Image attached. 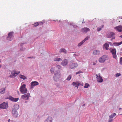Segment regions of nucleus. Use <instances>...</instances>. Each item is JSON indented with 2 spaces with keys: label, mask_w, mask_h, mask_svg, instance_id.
<instances>
[{
  "label": "nucleus",
  "mask_w": 122,
  "mask_h": 122,
  "mask_svg": "<svg viewBox=\"0 0 122 122\" xmlns=\"http://www.w3.org/2000/svg\"><path fill=\"white\" fill-rule=\"evenodd\" d=\"M61 75L60 73H56L55 72L54 76V79L56 81V79L58 78H60L61 76Z\"/></svg>",
  "instance_id": "7"
},
{
  "label": "nucleus",
  "mask_w": 122,
  "mask_h": 122,
  "mask_svg": "<svg viewBox=\"0 0 122 122\" xmlns=\"http://www.w3.org/2000/svg\"><path fill=\"white\" fill-rule=\"evenodd\" d=\"M13 32H11L9 33L8 35V36L7 37V40L9 41L12 40L13 39Z\"/></svg>",
  "instance_id": "3"
},
{
  "label": "nucleus",
  "mask_w": 122,
  "mask_h": 122,
  "mask_svg": "<svg viewBox=\"0 0 122 122\" xmlns=\"http://www.w3.org/2000/svg\"><path fill=\"white\" fill-rule=\"evenodd\" d=\"M114 29L116 30L119 32H121L122 31V26L120 25L114 27Z\"/></svg>",
  "instance_id": "11"
},
{
  "label": "nucleus",
  "mask_w": 122,
  "mask_h": 122,
  "mask_svg": "<svg viewBox=\"0 0 122 122\" xmlns=\"http://www.w3.org/2000/svg\"><path fill=\"white\" fill-rule=\"evenodd\" d=\"M81 85H82V86H83V85H81Z\"/></svg>",
  "instance_id": "46"
},
{
  "label": "nucleus",
  "mask_w": 122,
  "mask_h": 122,
  "mask_svg": "<svg viewBox=\"0 0 122 122\" xmlns=\"http://www.w3.org/2000/svg\"><path fill=\"white\" fill-rule=\"evenodd\" d=\"M73 86H75V87H77L78 88L79 85L80 84L79 82L77 81L73 82L72 84Z\"/></svg>",
  "instance_id": "15"
},
{
  "label": "nucleus",
  "mask_w": 122,
  "mask_h": 122,
  "mask_svg": "<svg viewBox=\"0 0 122 122\" xmlns=\"http://www.w3.org/2000/svg\"><path fill=\"white\" fill-rule=\"evenodd\" d=\"M52 118L51 117H48L44 122H52Z\"/></svg>",
  "instance_id": "17"
},
{
  "label": "nucleus",
  "mask_w": 122,
  "mask_h": 122,
  "mask_svg": "<svg viewBox=\"0 0 122 122\" xmlns=\"http://www.w3.org/2000/svg\"><path fill=\"white\" fill-rule=\"evenodd\" d=\"M20 73V71H18L17 73L14 72L13 73L12 72L11 73V75L10 76V77L11 78H14Z\"/></svg>",
  "instance_id": "10"
},
{
  "label": "nucleus",
  "mask_w": 122,
  "mask_h": 122,
  "mask_svg": "<svg viewBox=\"0 0 122 122\" xmlns=\"http://www.w3.org/2000/svg\"><path fill=\"white\" fill-rule=\"evenodd\" d=\"M39 84V83L36 81H34L32 82L31 83L30 88H33L34 86L37 85Z\"/></svg>",
  "instance_id": "8"
},
{
  "label": "nucleus",
  "mask_w": 122,
  "mask_h": 122,
  "mask_svg": "<svg viewBox=\"0 0 122 122\" xmlns=\"http://www.w3.org/2000/svg\"><path fill=\"white\" fill-rule=\"evenodd\" d=\"M100 51L98 50H94L93 52V54L94 55H98L100 54Z\"/></svg>",
  "instance_id": "22"
},
{
  "label": "nucleus",
  "mask_w": 122,
  "mask_h": 122,
  "mask_svg": "<svg viewBox=\"0 0 122 122\" xmlns=\"http://www.w3.org/2000/svg\"><path fill=\"white\" fill-rule=\"evenodd\" d=\"M103 26H102V27H98L97 29V31H99L101 30L102 28H103Z\"/></svg>",
  "instance_id": "31"
},
{
  "label": "nucleus",
  "mask_w": 122,
  "mask_h": 122,
  "mask_svg": "<svg viewBox=\"0 0 122 122\" xmlns=\"http://www.w3.org/2000/svg\"><path fill=\"white\" fill-rule=\"evenodd\" d=\"M122 108H119V109H121Z\"/></svg>",
  "instance_id": "45"
},
{
  "label": "nucleus",
  "mask_w": 122,
  "mask_h": 122,
  "mask_svg": "<svg viewBox=\"0 0 122 122\" xmlns=\"http://www.w3.org/2000/svg\"><path fill=\"white\" fill-rule=\"evenodd\" d=\"M60 52H63L65 53H66V50L63 48H62L60 50V51H59Z\"/></svg>",
  "instance_id": "26"
},
{
  "label": "nucleus",
  "mask_w": 122,
  "mask_h": 122,
  "mask_svg": "<svg viewBox=\"0 0 122 122\" xmlns=\"http://www.w3.org/2000/svg\"><path fill=\"white\" fill-rule=\"evenodd\" d=\"M67 64V61L66 59L64 60L61 63V65L63 66L66 65Z\"/></svg>",
  "instance_id": "20"
},
{
  "label": "nucleus",
  "mask_w": 122,
  "mask_h": 122,
  "mask_svg": "<svg viewBox=\"0 0 122 122\" xmlns=\"http://www.w3.org/2000/svg\"><path fill=\"white\" fill-rule=\"evenodd\" d=\"M54 68H52L51 69V71L52 73H53L54 72Z\"/></svg>",
  "instance_id": "35"
},
{
  "label": "nucleus",
  "mask_w": 122,
  "mask_h": 122,
  "mask_svg": "<svg viewBox=\"0 0 122 122\" xmlns=\"http://www.w3.org/2000/svg\"><path fill=\"white\" fill-rule=\"evenodd\" d=\"M19 77L21 79H22L23 80H25L27 79L26 77L25 76L22 75H20L19 76Z\"/></svg>",
  "instance_id": "28"
},
{
  "label": "nucleus",
  "mask_w": 122,
  "mask_h": 122,
  "mask_svg": "<svg viewBox=\"0 0 122 122\" xmlns=\"http://www.w3.org/2000/svg\"><path fill=\"white\" fill-rule=\"evenodd\" d=\"M109 46V45L107 43H105L104 45V48H105L106 50L108 49V47Z\"/></svg>",
  "instance_id": "21"
},
{
  "label": "nucleus",
  "mask_w": 122,
  "mask_h": 122,
  "mask_svg": "<svg viewBox=\"0 0 122 122\" xmlns=\"http://www.w3.org/2000/svg\"><path fill=\"white\" fill-rule=\"evenodd\" d=\"M116 115V113H114L112 114L111 115L109 116V117L111 118H112L115 116Z\"/></svg>",
  "instance_id": "29"
},
{
  "label": "nucleus",
  "mask_w": 122,
  "mask_h": 122,
  "mask_svg": "<svg viewBox=\"0 0 122 122\" xmlns=\"http://www.w3.org/2000/svg\"><path fill=\"white\" fill-rule=\"evenodd\" d=\"M5 88H2L0 89V94H2L4 93L5 92Z\"/></svg>",
  "instance_id": "24"
},
{
  "label": "nucleus",
  "mask_w": 122,
  "mask_h": 122,
  "mask_svg": "<svg viewBox=\"0 0 122 122\" xmlns=\"http://www.w3.org/2000/svg\"><path fill=\"white\" fill-rule=\"evenodd\" d=\"M107 58V57L105 55H104L99 59V62L101 63L104 62Z\"/></svg>",
  "instance_id": "5"
},
{
  "label": "nucleus",
  "mask_w": 122,
  "mask_h": 122,
  "mask_svg": "<svg viewBox=\"0 0 122 122\" xmlns=\"http://www.w3.org/2000/svg\"><path fill=\"white\" fill-rule=\"evenodd\" d=\"M13 116L15 117H17L18 115L17 111H12Z\"/></svg>",
  "instance_id": "19"
},
{
  "label": "nucleus",
  "mask_w": 122,
  "mask_h": 122,
  "mask_svg": "<svg viewBox=\"0 0 122 122\" xmlns=\"http://www.w3.org/2000/svg\"><path fill=\"white\" fill-rule=\"evenodd\" d=\"M93 64L94 65H95V63L94 64Z\"/></svg>",
  "instance_id": "44"
},
{
  "label": "nucleus",
  "mask_w": 122,
  "mask_h": 122,
  "mask_svg": "<svg viewBox=\"0 0 122 122\" xmlns=\"http://www.w3.org/2000/svg\"><path fill=\"white\" fill-rule=\"evenodd\" d=\"M120 37H121L122 38V35L121 36H120Z\"/></svg>",
  "instance_id": "42"
},
{
  "label": "nucleus",
  "mask_w": 122,
  "mask_h": 122,
  "mask_svg": "<svg viewBox=\"0 0 122 122\" xmlns=\"http://www.w3.org/2000/svg\"><path fill=\"white\" fill-rule=\"evenodd\" d=\"M30 97V94L29 93H27V94L22 95L21 97L23 99H25V100H27L29 99V98Z\"/></svg>",
  "instance_id": "6"
},
{
  "label": "nucleus",
  "mask_w": 122,
  "mask_h": 122,
  "mask_svg": "<svg viewBox=\"0 0 122 122\" xmlns=\"http://www.w3.org/2000/svg\"><path fill=\"white\" fill-rule=\"evenodd\" d=\"M7 97L8 99L10 100L11 101L15 102L19 100L18 98H15L10 96H8Z\"/></svg>",
  "instance_id": "13"
},
{
  "label": "nucleus",
  "mask_w": 122,
  "mask_h": 122,
  "mask_svg": "<svg viewBox=\"0 0 122 122\" xmlns=\"http://www.w3.org/2000/svg\"><path fill=\"white\" fill-rule=\"evenodd\" d=\"M88 39V37L87 36L86 38H85L82 41L84 43L85 41L87 40Z\"/></svg>",
  "instance_id": "34"
},
{
  "label": "nucleus",
  "mask_w": 122,
  "mask_h": 122,
  "mask_svg": "<svg viewBox=\"0 0 122 122\" xmlns=\"http://www.w3.org/2000/svg\"><path fill=\"white\" fill-rule=\"evenodd\" d=\"M56 67V68L58 69H60L61 68V66H60L58 65H57Z\"/></svg>",
  "instance_id": "38"
},
{
  "label": "nucleus",
  "mask_w": 122,
  "mask_h": 122,
  "mask_svg": "<svg viewBox=\"0 0 122 122\" xmlns=\"http://www.w3.org/2000/svg\"><path fill=\"white\" fill-rule=\"evenodd\" d=\"M19 108V106L18 105L15 104L14 106V108L12 110V111H17Z\"/></svg>",
  "instance_id": "14"
},
{
  "label": "nucleus",
  "mask_w": 122,
  "mask_h": 122,
  "mask_svg": "<svg viewBox=\"0 0 122 122\" xmlns=\"http://www.w3.org/2000/svg\"><path fill=\"white\" fill-rule=\"evenodd\" d=\"M61 60V59L60 58H54L53 60L54 61H59Z\"/></svg>",
  "instance_id": "27"
},
{
  "label": "nucleus",
  "mask_w": 122,
  "mask_h": 122,
  "mask_svg": "<svg viewBox=\"0 0 122 122\" xmlns=\"http://www.w3.org/2000/svg\"><path fill=\"white\" fill-rule=\"evenodd\" d=\"M97 76V81L99 82H102L103 81V79L102 77L100 76V74L98 75L96 74Z\"/></svg>",
  "instance_id": "9"
},
{
  "label": "nucleus",
  "mask_w": 122,
  "mask_h": 122,
  "mask_svg": "<svg viewBox=\"0 0 122 122\" xmlns=\"http://www.w3.org/2000/svg\"><path fill=\"white\" fill-rule=\"evenodd\" d=\"M78 66L77 64L76 63H73L69 66L70 69H71L73 68H75Z\"/></svg>",
  "instance_id": "12"
},
{
  "label": "nucleus",
  "mask_w": 122,
  "mask_h": 122,
  "mask_svg": "<svg viewBox=\"0 0 122 122\" xmlns=\"http://www.w3.org/2000/svg\"><path fill=\"white\" fill-rule=\"evenodd\" d=\"M115 35V34L113 32H111L109 34H107L106 35V36L108 38H110Z\"/></svg>",
  "instance_id": "16"
},
{
  "label": "nucleus",
  "mask_w": 122,
  "mask_h": 122,
  "mask_svg": "<svg viewBox=\"0 0 122 122\" xmlns=\"http://www.w3.org/2000/svg\"><path fill=\"white\" fill-rule=\"evenodd\" d=\"M121 75V74L119 73H117L116 75V76L117 77Z\"/></svg>",
  "instance_id": "39"
},
{
  "label": "nucleus",
  "mask_w": 122,
  "mask_h": 122,
  "mask_svg": "<svg viewBox=\"0 0 122 122\" xmlns=\"http://www.w3.org/2000/svg\"><path fill=\"white\" fill-rule=\"evenodd\" d=\"M115 37L114 36H113V39H115Z\"/></svg>",
  "instance_id": "43"
},
{
  "label": "nucleus",
  "mask_w": 122,
  "mask_h": 122,
  "mask_svg": "<svg viewBox=\"0 0 122 122\" xmlns=\"http://www.w3.org/2000/svg\"><path fill=\"white\" fill-rule=\"evenodd\" d=\"M120 64H122V57H121L120 59Z\"/></svg>",
  "instance_id": "36"
},
{
  "label": "nucleus",
  "mask_w": 122,
  "mask_h": 122,
  "mask_svg": "<svg viewBox=\"0 0 122 122\" xmlns=\"http://www.w3.org/2000/svg\"><path fill=\"white\" fill-rule=\"evenodd\" d=\"M122 44V41H121L119 43L115 42L113 43L114 46H119Z\"/></svg>",
  "instance_id": "25"
},
{
  "label": "nucleus",
  "mask_w": 122,
  "mask_h": 122,
  "mask_svg": "<svg viewBox=\"0 0 122 122\" xmlns=\"http://www.w3.org/2000/svg\"><path fill=\"white\" fill-rule=\"evenodd\" d=\"M84 43L82 41L81 42H80L79 43L78 45V46H81Z\"/></svg>",
  "instance_id": "32"
},
{
  "label": "nucleus",
  "mask_w": 122,
  "mask_h": 122,
  "mask_svg": "<svg viewBox=\"0 0 122 122\" xmlns=\"http://www.w3.org/2000/svg\"><path fill=\"white\" fill-rule=\"evenodd\" d=\"M89 86V85L88 83H86L85 84V86H84V87L85 88H87Z\"/></svg>",
  "instance_id": "33"
},
{
  "label": "nucleus",
  "mask_w": 122,
  "mask_h": 122,
  "mask_svg": "<svg viewBox=\"0 0 122 122\" xmlns=\"http://www.w3.org/2000/svg\"><path fill=\"white\" fill-rule=\"evenodd\" d=\"M10 119H9V120H8V122H10Z\"/></svg>",
  "instance_id": "41"
},
{
  "label": "nucleus",
  "mask_w": 122,
  "mask_h": 122,
  "mask_svg": "<svg viewBox=\"0 0 122 122\" xmlns=\"http://www.w3.org/2000/svg\"><path fill=\"white\" fill-rule=\"evenodd\" d=\"M90 29L87 28H84L82 29V32H86L89 31Z\"/></svg>",
  "instance_id": "23"
},
{
  "label": "nucleus",
  "mask_w": 122,
  "mask_h": 122,
  "mask_svg": "<svg viewBox=\"0 0 122 122\" xmlns=\"http://www.w3.org/2000/svg\"><path fill=\"white\" fill-rule=\"evenodd\" d=\"M71 75H70L67 77L66 79V80H67L68 81H69L71 80Z\"/></svg>",
  "instance_id": "30"
},
{
  "label": "nucleus",
  "mask_w": 122,
  "mask_h": 122,
  "mask_svg": "<svg viewBox=\"0 0 122 122\" xmlns=\"http://www.w3.org/2000/svg\"><path fill=\"white\" fill-rule=\"evenodd\" d=\"M43 22H39L35 23L33 25L35 27H36L38 26L39 24L43 25Z\"/></svg>",
  "instance_id": "18"
},
{
  "label": "nucleus",
  "mask_w": 122,
  "mask_h": 122,
  "mask_svg": "<svg viewBox=\"0 0 122 122\" xmlns=\"http://www.w3.org/2000/svg\"><path fill=\"white\" fill-rule=\"evenodd\" d=\"M113 120L112 119H110L109 120L108 122H112Z\"/></svg>",
  "instance_id": "40"
},
{
  "label": "nucleus",
  "mask_w": 122,
  "mask_h": 122,
  "mask_svg": "<svg viewBox=\"0 0 122 122\" xmlns=\"http://www.w3.org/2000/svg\"><path fill=\"white\" fill-rule=\"evenodd\" d=\"M8 107L7 103L3 102L0 105V108L3 109H6Z\"/></svg>",
  "instance_id": "4"
},
{
  "label": "nucleus",
  "mask_w": 122,
  "mask_h": 122,
  "mask_svg": "<svg viewBox=\"0 0 122 122\" xmlns=\"http://www.w3.org/2000/svg\"><path fill=\"white\" fill-rule=\"evenodd\" d=\"M20 90L22 94L27 93V90L26 88V85L25 84H23L22 85L20 88Z\"/></svg>",
  "instance_id": "1"
},
{
  "label": "nucleus",
  "mask_w": 122,
  "mask_h": 122,
  "mask_svg": "<svg viewBox=\"0 0 122 122\" xmlns=\"http://www.w3.org/2000/svg\"><path fill=\"white\" fill-rule=\"evenodd\" d=\"M82 73V72L81 71H80L78 72H77L76 73V74L77 75L81 73Z\"/></svg>",
  "instance_id": "37"
},
{
  "label": "nucleus",
  "mask_w": 122,
  "mask_h": 122,
  "mask_svg": "<svg viewBox=\"0 0 122 122\" xmlns=\"http://www.w3.org/2000/svg\"><path fill=\"white\" fill-rule=\"evenodd\" d=\"M121 19H122V18H121Z\"/></svg>",
  "instance_id": "47"
},
{
  "label": "nucleus",
  "mask_w": 122,
  "mask_h": 122,
  "mask_svg": "<svg viewBox=\"0 0 122 122\" xmlns=\"http://www.w3.org/2000/svg\"><path fill=\"white\" fill-rule=\"evenodd\" d=\"M109 50L111 52L112 54L113 57L114 58H116L117 57V56L116 55V50L115 49L110 48Z\"/></svg>",
  "instance_id": "2"
}]
</instances>
